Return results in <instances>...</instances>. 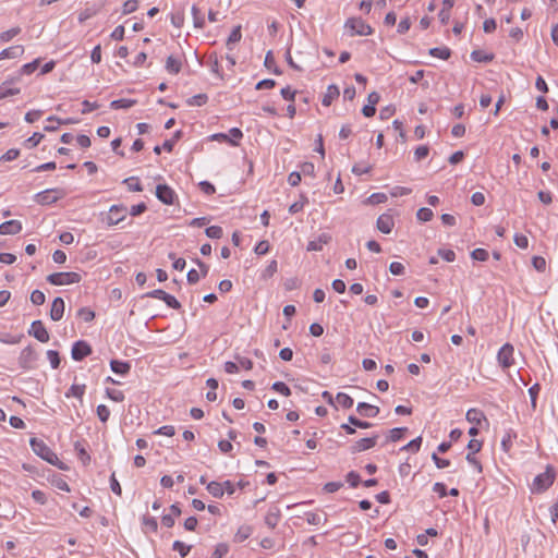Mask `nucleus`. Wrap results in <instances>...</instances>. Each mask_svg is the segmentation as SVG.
<instances>
[{"instance_id": "774afa93", "label": "nucleus", "mask_w": 558, "mask_h": 558, "mask_svg": "<svg viewBox=\"0 0 558 558\" xmlns=\"http://www.w3.org/2000/svg\"><path fill=\"white\" fill-rule=\"evenodd\" d=\"M269 243L268 241H259L255 248H254V252L257 254V255H265L269 252Z\"/></svg>"}, {"instance_id": "58836bf2", "label": "nucleus", "mask_w": 558, "mask_h": 558, "mask_svg": "<svg viewBox=\"0 0 558 558\" xmlns=\"http://www.w3.org/2000/svg\"><path fill=\"white\" fill-rule=\"evenodd\" d=\"M407 432V428L405 427H396V428H392L390 429L389 432V436H388V441H398L402 438L403 434Z\"/></svg>"}, {"instance_id": "9d476101", "label": "nucleus", "mask_w": 558, "mask_h": 558, "mask_svg": "<svg viewBox=\"0 0 558 558\" xmlns=\"http://www.w3.org/2000/svg\"><path fill=\"white\" fill-rule=\"evenodd\" d=\"M156 196L161 203L172 205L174 203L175 193L169 185L158 184L156 187Z\"/></svg>"}, {"instance_id": "aec40b11", "label": "nucleus", "mask_w": 558, "mask_h": 558, "mask_svg": "<svg viewBox=\"0 0 558 558\" xmlns=\"http://www.w3.org/2000/svg\"><path fill=\"white\" fill-rule=\"evenodd\" d=\"M14 82H15V78H10V80H5L0 85V95L2 96V99L20 94V92H21L20 88L9 87V85H11Z\"/></svg>"}, {"instance_id": "cd10ccee", "label": "nucleus", "mask_w": 558, "mask_h": 558, "mask_svg": "<svg viewBox=\"0 0 558 558\" xmlns=\"http://www.w3.org/2000/svg\"><path fill=\"white\" fill-rule=\"evenodd\" d=\"M336 401L343 409H350L353 407V403H354L353 399L349 395L343 393V392L337 393Z\"/></svg>"}, {"instance_id": "ddd939ff", "label": "nucleus", "mask_w": 558, "mask_h": 558, "mask_svg": "<svg viewBox=\"0 0 558 558\" xmlns=\"http://www.w3.org/2000/svg\"><path fill=\"white\" fill-rule=\"evenodd\" d=\"M22 230V223L19 220H8L0 225V234L14 235Z\"/></svg>"}, {"instance_id": "473e14b6", "label": "nucleus", "mask_w": 558, "mask_h": 558, "mask_svg": "<svg viewBox=\"0 0 558 558\" xmlns=\"http://www.w3.org/2000/svg\"><path fill=\"white\" fill-rule=\"evenodd\" d=\"M279 518H280V513L279 511H269L266 515H265V523L267 526H269L270 529H275L279 522Z\"/></svg>"}, {"instance_id": "2f4dec72", "label": "nucleus", "mask_w": 558, "mask_h": 558, "mask_svg": "<svg viewBox=\"0 0 558 558\" xmlns=\"http://www.w3.org/2000/svg\"><path fill=\"white\" fill-rule=\"evenodd\" d=\"M43 138H44V134H41L39 132H35V133H33V135L31 137H28L27 140L24 141L23 145L26 148H34L41 142Z\"/></svg>"}, {"instance_id": "1a4fd4ad", "label": "nucleus", "mask_w": 558, "mask_h": 558, "mask_svg": "<svg viewBox=\"0 0 558 558\" xmlns=\"http://www.w3.org/2000/svg\"><path fill=\"white\" fill-rule=\"evenodd\" d=\"M92 353V347L84 340L74 342L71 351L74 361H82Z\"/></svg>"}, {"instance_id": "e2e57ef3", "label": "nucleus", "mask_w": 558, "mask_h": 558, "mask_svg": "<svg viewBox=\"0 0 558 558\" xmlns=\"http://www.w3.org/2000/svg\"><path fill=\"white\" fill-rule=\"evenodd\" d=\"M347 483L351 487H356L361 483V476L359 473L351 471L347 474Z\"/></svg>"}, {"instance_id": "2eb2a0df", "label": "nucleus", "mask_w": 558, "mask_h": 558, "mask_svg": "<svg viewBox=\"0 0 558 558\" xmlns=\"http://www.w3.org/2000/svg\"><path fill=\"white\" fill-rule=\"evenodd\" d=\"M64 314V301L62 298L58 296L52 301L50 308V318L53 322H59Z\"/></svg>"}, {"instance_id": "ea45409f", "label": "nucleus", "mask_w": 558, "mask_h": 558, "mask_svg": "<svg viewBox=\"0 0 558 558\" xmlns=\"http://www.w3.org/2000/svg\"><path fill=\"white\" fill-rule=\"evenodd\" d=\"M21 32V28L20 27H13L11 29H8L5 32H2L0 34V43H7V41H10L13 37H15L16 35H19Z\"/></svg>"}, {"instance_id": "4be33fe9", "label": "nucleus", "mask_w": 558, "mask_h": 558, "mask_svg": "<svg viewBox=\"0 0 558 558\" xmlns=\"http://www.w3.org/2000/svg\"><path fill=\"white\" fill-rule=\"evenodd\" d=\"M110 367L113 373L119 375H126L131 369L130 363L118 360H111Z\"/></svg>"}, {"instance_id": "9b49d317", "label": "nucleus", "mask_w": 558, "mask_h": 558, "mask_svg": "<svg viewBox=\"0 0 558 558\" xmlns=\"http://www.w3.org/2000/svg\"><path fill=\"white\" fill-rule=\"evenodd\" d=\"M28 333L43 343L49 341V333L41 320H34L31 325Z\"/></svg>"}, {"instance_id": "72a5a7b5", "label": "nucleus", "mask_w": 558, "mask_h": 558, "mask_svg": "<svg viewBox=\"0 0 558 558\" xmlns=\"http://www.w3.org/2000/svg\"><path fill=\"white\" fill-rule=\"evenodd\" d=\"M173 550L178 551L182 558L186 557L191 550V546L183 542L175 541L172 545Z\"/></svg>"}, {"instance_id": "6ab92c4d", "label": "nucleus", "mask_w": 558, "mask_h": 558, "mask_svg": "<svg viewBox=\"0 0 558 558\" xmlns=\"http://www.w3.org/2000/svg\"><path fill=\"white\" fill-rule=\"evenodd\" d=\"M24 53V47L21 45L12 46L7 49H3L0 52V60L2 59H14L19 58Z\"/></svg>"}, {"instance_id": "f704fd0d", "label": "nucleus", "mask_w": 558, "mask_h": 558, "mask_svg": "<svg viewBox=\"0 0 558 558\" xmlns=\"http://www.w3.org/2000/svg\"><path fill=\"white\" fill-rule=\"evenodd\" d=\"M143 526H144L145 532H148V531L157 532L158 523L155 518L145 515L143 518Z\"/></svg>"}, {"instance_id": "7c9ffc66", "label": "nucleus", "mask_w": 558, "mask_h": 558, "mask_svg": "<svg viewBox=\"0 0 558 558\" xmlns=\"http://www.w3.org/2000/svg\"><path fill=\"white\" fill-rule=\"evenodd\" d=\"M85 385H72L69 391L65 393V397H75L82 399L85 393Z\"/></svg>"}, {"instance_id": "49530a36", "label": "nucleus", "mask_w": 558, "mask_h": 558, "mask_svg": "<svg viewBox=\"0 0 558 558\" xmlns=\"http://www.w3.org/2000/svg\"><path fill=\"white\" fill-rule=\"evenodd\" d=\"M229 551V546L226 543H220L216 546L211 558H222Z\"/></svg>"}, {"instance_id": "69168bd1", "label": "nucleus", "mask_w": 558, "mask_h": 558, "mask_svg": "<svg viewBox=\"0 0 558 558\" xmlns=\"http://www.w3.org/2000/svg\"><path fill=\"white\" fill-rule=\"evenodd\" d=\"M171 23L173 26L180 28L184 23V13L183 12H174L171 14Z\"/></svg>"}, {"instance_id": "0eeeda50", "label": "nucleus", "mask_w": 558, "mask_h": 558, "mask_svg": "<svg viewBox=\"0 0 558 558\" xmlns=\"http://www.w3.org/2000/svg\"><path fill=\"white\" fill-rule=\"evenodd\" d=\"M556 478V471L548 465L545 472L536 475L534 477V486L535 488H549Z\"/></svg>"}, {"instance_id": "4c0bfd02", "label": "nucleus", "mask_w": 558, "mask_h": 558, "mask_svg": "<svg viewBox=\"0 0 558 558\" xmlns=\"http://www.w3.org/2000/svg\"><path fill=\"white\" fill-rule=\"evenodd\" d=\"M433 216H434L433 210L427 207H422L416 213V218L423 222H427V221L432 220Z\"/></svg>"}, {"instance_id": "864d4df0", "label": "nucleus", "mask_w": 558, "mask_h": 558, "mask_svg": "<svg viewBox=\"0 0 558 558\" xmlns=\"http://www.w3.org/2000/svg\"><path fill=\"white\" fill-rule=\"evenodd\" d=\"M77 315L87 323L92 322L95 318V312L88 307L80 308Z\"/></svg>"}, {"instance_id": "79ce46f5", "label": "nucleus", "mask_w": 558, "mask_h": 558, "mask_svg": "<svg viewBox=\"0 0 558 558\" xmlns=\"http://www.w3.org/2000/svg\"><path fill=\"white\" fill-rule=\"evenodd\" d=\"M205 233L210 239H220L223 234V231L219 226H210L206 228Z\"/></svg>"}, {"instance_id": "de8ad7c7", "label": "nucleus", "mask_w": 558, "mask_h": 558, "mask_svg": "<svg viewBox=\"0 0 558 558\" xmlns=\"http://www.w3.org/2000/svg\"><path fill=\"white\" fill-rule=\"evenodd\" d=\"M306 203H307V197L304 195H301V199L299 202L293 203L289 207V213L294 215V214L301 211Z\"/></svg>"}, {"instance_id": "c03bdc74", "label": "nucleus", "mask_w": 558, "mask_h": 558, "mask_svg": "<svg viewBox=\"0 0 558 558\" xmlns=\"http://www.w3.org/2000/svg\"><path fill=\"white\" fill-rule=\"evenodd\" d=\"M271 389L286 397L291 395V389L283 381L274 383Z\"/></svg>"}, {"instance_id": "b1692460", "label": "nucleus", "mask_w": 558, "mask_h": 558, "mask_svg": "<svg viewBox=\"0 0 558 558\" xmlns=\"http://www.w3.org/2000/svg\"><path fill=\"white\" fill-rule=\"evenodd\" d=\"M137 101L135 99H116L110 102V108L118 110V109H129L133 107Z\"/></svg>"}, {"instance_id": "39448f33", "label": "nucleus", "mask_w": 558, "mask_h": 558, "mask_svg": "<svg viewBox=\"0 0 558 558\" xmlns=\"http://www.w3.org/2000/svg\"><path fill=\"white\" fill-rule=\"evenodd\" d=\"M63 196L59 189H48L35 195V201L39 205H51Z\"/></svg>"}, {"instance_id": "5fc2aeb1", "label": "nucleus", "mask_w": 558, "mask_h": 558, "mask_svg": "<svg viewBox=\"0 0 558 558\" xmlns=\"http://www.w3.org/2000/svg\"><path fill=\"white\" fill-rule=\"evenodd\" d=\"M278 270V264H277V260H271L268 266L265 268L264 272H263V278L266 279V278H270L272 277Z\"/></svg>"}, {"instance_id": "4468645a", "label": "nucleus", "mask_w": 558, "mask_h": 558, "mask_svg": "<svg viewBox=\"0 0 558 558\" xmlns=\"http://www.w3.org/2000/svg\"><path fill=\"white\" fill-rule=\"evenodd\" d=\"M376 225H377V229L380 232H383L385 234H389L395 227V221H393L392 216H390L388 214H383L378 217Z\"/></svg>"}, {"instance_id": "4d7b16f0", "label": "nucleus", "mask_w": 558, "mask_h": 558, "mask_svg": "<svg viewBox=\"0 0 558 558\" xmlns=\"http://www.w3.org/2000/svg\"><path fill=\"white\" fill-rule=\"evenodd\" d=\"M138 1L137 0H126L123 3L122 13L123 14H130L137 10Z\"/></svg>"}, {"instance_id": "f8f14e48", "label": "nucleus", "mask_w": 558, "mask_h": 558, "mask_svg": "<svg viewBox=\"0 0 558 558\" xmlns=\"http://www.w3.org/2000/svg\"><path fill=\"white\" fill-rule=\"evenodd\" d=\"M377 439L378 435L361 438L360 440L355 441L354 445L352 446V452H362L375 447L377 444Z\"/></svg>"}, {"instance_id": "a18cd8bd", "label": "nucleus", "mask_w": 558, "mask_h": 558, "mask_svg": "<svg viewBox=\"0 0 558 558\" xmlns=\"http://www.w3.org/2000/svg\"><path fill=\"white\" fill-rule=\"evenodd\" d=\"M75 450L77 451V457L81 460V462L84 465L87 464L89 462V460H90V457L87 453V451L85 450V448L82 447L80 442H76L75 444Z\"/></svg>"}, {"instance_id": "20e7f679", "label": "nucleus", "mask_w": 558, "mask_h": 558, "mask_svg": "<svg viewBox=\"0 0 558 558\" xmlns=\"http://www.w3.org/2000/svg\"><path fill=\"white\" fill-rule=\"evenodd\" d=\"M513 353L514 348L510 343H506L499 349L497 353V361L502 369H508L514 364Z\"/></svg>"}, {"instance_id": "a878e982", "label": "nucleus", "mask_w": 558, "mask_h": 558, "mask_svg": "<svg viewBox=\"0 0 558 558\" xmlns=\"http://www.w3.org/2000/svg\"><path fill=\"white\" fill-rule=\"evenodd\" d=\"M471 59L473 61H476V62L487 63V62H490L494 59V54L493 53H486L483 50H473L471 52Z\"/></svg>"}, {"instance_id": "bb28decb", "label": "nucleus", "mask_w": 558, "mask_h": 558, "mask_svg": "<svg viewBox=\"0 0 558 558\" xmlns=\"http://www.w3.org/2000/svg\"><path fill=\"white\" fill-rule=\"evenodd\" d=\"M242 38L241 26H235L227 39V48L232 50V45L239 43Z\"/></svg>"}, {"instance_id": "6e6552de", "label": "nucleus", "mask_w": 558, "mask_h": 558, "mask_svg": "<svg viewBox=\"0 0 558 558\" xmlns=\"http://www.w3.org/2000/svg\"><path fill=\"white\" fill-rule=\"evenodd\" d=\"M36 357L37 356L35 350L28 345L21 351L19 356V364L23 369H31L34 367Z\"/></svg>"}, {"instance_id": "393cba45", "label": "nucleus", "mask_w": 558, "mask_h": 558, "mask_svg": "<svg viewBox=\"0 0 558 558\" xmlns=\"http://www.w3.org/2000/svg\"><path fill=\"white\" fill-rule=\"evenodd\" d=\"M466 420L470 422V423H473V424H481L482 420H485V415L484 413L481 411V410H477V409H470L468 412H466Z\"/></svg>"}, {"instance_id": "0e129e2a", "label": "nucleus", "mask_w": 558, "mask_h": 558, "mask_svg": "<svg viewBox=\"0 0 558 558\" xmlns=\"http://www.w3.org/2000/svg\"><path fill=\"white\" fill-rule=\"evenodd\" d=\"M39 65V60L36 59L29 63H26L24 64L22 68H21V73L22 74H32Z\"/></svg>"}, {"instance_id": "7ed1b4c3", "label": "nucleus", "mask_w": 558, "mask_h": 558, "mask_svg": "<svg viewBox=\"0 0 558 558\" xmlns=\"http://www.w3.org/2000/svg\"><path fill=\"white\" fill-rule=\"evenodd\" d=\"M31 446L35 453H37L49 463L53 464L54 460H58L56 453L43 440L32 438Z\"/></svg>"}, {"instance_id": "09e8293b", "label": "nucleus", "mask_w": 558, "mask_h": 558, "mask_svg": "<svg viewBox=\"0 0 558 558\" xmlns=\"http://www.w3.org/2000/svg\"><path fill=\"white\" fill-rule=\"evenodd\" d=\"M46 296L43 291L34 290L31 294V301L34 305H41L45 303Z\"/></svg>"}, {"instance_id": "680f3d73", "label": "nucleus", "mask_w": 558, "mask_h": 558, "mask_svg": "<svg viewBox=\"0 0 558 558\" xmlns=\"http://www.w3.org/2000/svg\"><path fill=\"white\" fill-rule=\"evenodd\" d=\"M154 434L172 437L175 434V429L172 425H165L156 429Z\"/></svg>"}, {"instance_id": "f257e3e1", "label": "nucleus", "mask_w": 558, "mask_h": 558, "mask_svg": "<svg viewBox=\"0 0 558 558\" xmlns=\"http://www.w3.org/2000/svg\"><path fill=\"white\" fill-rule=\"evenodd\" d=\"M82 280V276L78 272H54L47 277V281L53 286H65L72 283H78Z\"/></svg>"}, {"instance_id": "603ef678", "label": "nucleus", "mask_w": 558, "mask_h": 558, "mask_svg": "<svg viewBox=\"0 0 558 558\" xmlns=\"http://www.w3.org/2000/svg\"><path fill=\"white\" fill-rule=\"evenodd\" d=\"M471 256L475 260L485 262L488 259V252L484 248H475L472 251Z\"/></svg>"}, {"instance_id": "052dcab7", "label": "nucleus", "mask_w": 558, "mask_h": 558, "mask_svg": "<svg viewBox=\"0 0 558 558\" xmlns=\"http://www.w3.org/2000/svg\"><path fill=\"white\" fill-rule=\"evenodd\" d=\"M106 393L111 400L116 402H122L124 400V393L121 390L107 389Z\"/></svg>"}, {"instance_id": "c85d7f7f", "label": "nucleus", "mask_w": 558, "mask_h": 558, "mask_svg": "<svg viewBox=\"0 0 558 558\" xmlns=\"http://www.w3.org/2000/svg\"><path fill=\"white\" fill-rule=\"evenodd\" d=\"M429 54L442 60H447L450 57L451 51L447 47H435L429 50Z\"/></svg>"}, {"instance_id": "13d9d810", "label": "nucleus", "mask_w": 558, "mask_h": 558, "mask_svg": "<svg viewBox=\"0 0 558 558\" xmlns=\"http://www.w3.org/2000/svg\"><path fill=\"white\" fill-rule=\"evenodd\" d=\"M20 156V150L16 148H11L7 150L1 157L0 161H12L15 160Z\"/></svg>"}, {"instance_id": "bf43d9fd", "label": "nucleus", "mask_w": 558, "mask_h": 558, "mask_svg": "<svg viewBox=\"0 0 558 558\" xmlns=\"http://www.w3.org/2000/svg\"><path fill=\"white\" fill-rule=\"evenodd\" d=\"M368 203L372 205H377L385 203L387 201V195L385 193H373L368 198Z\"/></svg>"}, {"instance_id": "338daca9", "label": "nucleus", "mask_w": 558, "mask_h": 558, "mask_svg": "<svg viewBox=\"0 0 558 558\" xmlns=\"http://www.w3.org/2000/svg\"><path fill=\"white\" fill-rule=\"evenodd\" d=\"M404 266L401 264V263H398V262H392L390 265H389V271L395 275V276H401L404 274Z\"/></svg>"}, {"instance_id": "a211bd4d", "label": "nucleus", "mask_w": 558, "mask_h": 558, "mask_svg": "<svg viewBox=\"0 0 558 558\" xmlns=\"http://www.w3.org/2000/svg\"><path fill=\"white\" fill-rule=\"evenodd\" d=\"M340 95V90L337 85L331 84L327 87V90L322 99V104L326 107L330 106L335 99Z\"/></svg>"}, {"instance_id": "3c124183", "label": "nucleus", "mask_w": 558, "mask_h": 558, "mask_svg": "<svg viewBox=\"0 0 558 558\" xmlns=\"http://www.w3.org/2000/svg\"><path fill=\"white\" fill-rule=\"evenodd\" d=\"M539 390H541V387L538 384H534L530 389H529V395H530V398H531V405H532V409L535 410L536 409V400H537V396L539 393Z\"/></svg>"}, {"instance_id": "6e6d98bb", "label": "nucleus", "mask_w": 558, "mask_h": 558, "mask_svg": "<svg viewBox=\"0 0 558 558\" xmlns=\"http://www.w3.org/2000/svg\"><path fill=\"white\" fill-rule=\"evenodd\" d=\"M97 415L102 423H106L109 420L110 410L105 404H100L97 407Z\"/></svg>"}, {"instance_id": "412c9836", "label": "nucleus", "mask_w": 558, "mask_h": 558, "mask_svg": "<svg viewBox=\"0 0 558 558\" xmlns=\"http://www.w3.org/2000/svg\"><path fill=\"white\" fill-rule=\"evenodd\" d=\"M253 533V527L247 524L241 525L234 534L233 541L235 543H242L246 541Z\"/></svg>"}, {"instance_id": "a19ab883", "label": "nucleus", "mask_w": 558, "mask_h": 558, "mask_svg": "<svg viewBox=\"0 0 558 558\" xmlns=\"http://www.w3.org/2000/svg\"><path fill=\"white\" fill-rule=\"evenodd\" d=\"M348 422H349L351 425L355 426V427L364 428V429H366V428H371V427L373 426V424H372V423H369V422H367V421H362V420L357 418V417H356V416H354V415H350V416L348 417Z\"/></svg>"}, {"instance_id": "8fccbe9b", "label": "nucleus", "mask_w": 558, "mask_h": 558, "mask_svg": "<svg viewBox=\"0 0 558 558\" xmlns=\"http://www.w3.org/2000/svg\"><path fill=\"white\" fill-rule=\"evenodd\" d=\"M231 138L228 137V142L232 145H238V141L243 137V133L239 128H232L229 130Z\"/></svg>"}, {"instance_id": "37998d69", "label": "nucleus", "mask_w": 558, "mask_h": 558, "mask_svg": "<svg viewBox=\"0 0 558 558\" xmlns=\"http://www.w3.org/2000/svg\"><path fill=\"white\" fill-rule=\"evenodd\" d=\"M47 357L50 362V365L53 369L58 368L59 365H60V355H59V352L56 351V350H48L47 351Z\"/></svg>"}, {"instance_id": "c9c22d12", "label": "nucleus", "mask_w": 558, "mask_h": 558, "mask_svg": "<svg viewBox=\"0 0 558 558\" xmlns=\"http://www.w3.org/2000/svg\"><path fill=\"white\" fill-rule=\"evenodd\" d=\"M208 101V96L206 94H197L187 99L189 106H203Z\"/></svg>"}, {"instance_id": "e433bc0d", "label": "nucleus", "mask_w": 558, "mask_h": 558, "mask_svg": "<svg viewBox=\"0 0 558 558\" xmlns=\"http://www.w3.org/2000/svg\"><path fill=\"white\" fill-rule=\"evenodd\" d=\"M193 23L195 27L203 28L205 26V20L199 15V9L194 4L192 7Z\"/></svg>"}, {"instance_id": "f3484780", "label": "nucleus", "mask_w": 558, "mask_h": 558, "mask_svg": "<svg viewBox=\"0 0 558 558\" xmlns=\"http://www.w3.org/2000/svg\"><path fill=\"white\" fill-rule=\"evenodd\" d=\"M330 240L331 236L329 234L323 233L317 239L310 241L306 248L310 252H319Z\"/></svg>"}, {"instance_id": "c756f323", "label": "nucleus", "mask_w": 558, "mask_h": 558, "mask_svg": "<svg viewBox=\"0 0 558 558\" xmlns=\"http://www.w3.org/2000/svg\"><path fill=\"white\" fill-rule=\"evenodd\" d=\"M123 184L128 186V190L131 192H142L143 185L138 182V179L135 177H130L123 180Z\"/></svg>"}, {"instance_id": "5701e85b", "label": "nucleus", "mask_w": 558, "mask_h": 558, "mask_svg": "<svg viewBox=\"0 0 558 558\" xmlns=\"http://www.w3.org/2000/svg\"><path fill=\"white\" fill-rule=\"evenodd\" d=\"M182 61L179 58L169 56L166 60V70L171 74H178L181 71Z\"/></svg>"}, {"instance_id": "f03ea898", "label": "nucleus", "mask_w": 558, "mask_h": 558, "mask_svg": "<svg viewBox=\"0 0 558 558\" xmlns=\"http://www.w3.org/2000/svg\"><path fill=\"white\" fill-rule=\"evenodd\" d=\"M345 28L350 31V35H360V36H366L371 35L373 29L372 27L366 24L362 19L360 17H351L345 22Z\"/></svg>"}, {"instance_id": "dca6fc26", "label": "nucleus", "mask_w": 558, "mask_h": 558, "mask_svg": "<svg viewBox=\"0 0 558 558\" xmlns=\"http://www.w3.org/2000/svg\"><path fill=\"white\" fill-rule=\"evenodd\" d=\"M356 411L361 416L375 417L379 413V408L366 402H360L357 403Z\"/></svg>"}, {"instance_id": "423d86ee", "label": "nucleus", "mask_w": 558, "mask_h": 558, "mask_svg": "<svg viewBox=\"0 0 558 558\" xmlns=\"http://www.w3.org/2000/svg\"><path fill=\"white\" fill-rule=\"evenodd\" d=\"M128 208L124 205H112L106 218L108 226L112 227L123 221L126 217Z\"/></svg>"}]
</instances>
